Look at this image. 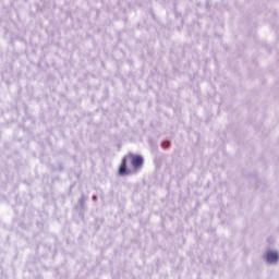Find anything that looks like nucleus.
I'll use <instances>...</instances> for the list:
<instances>
[{
    "instance_id": "f03ea898",
    "label": "nucleus",
    "mask_w": 279,
    "mask_h": 279,
    "mask_svg": "<svg viewBox=\"0 0 279 279\" xmlns=\"http://www.w3.org/2000/svg\"><path fill=\"white\" fill-rule=\"evenodd\" d=\"M130 171L128 170V157H124L119 167V175H128Z\"/></svg>"
},
{
    "instance_id": "7ed1b4c3",
    "label": "nucleus",
    "mask_w": 279,
    "mask_h": 279,
    "mask_svg": "<svg viewBox=\"0 0 279 279\" xmlns=\"http://www.w3.org/2000/svg\"><path fill=\"white\" fill-rule=\"evenodd\" d=\"M266 260H267V263H278V260H279L278 252H275V251L267 252Z\"/></svg>"
},
{
    "instance_id": "f257e3e1",
    "label": "nucleus",
    "mask_w": 279,
    "mask_h": 279,
    "mask_svg": "<svg viewBox=\"0 0 279 279\" xmlns=\"http://www.w3.org/2000/svg\"><path fill=\"white\" fill-rule=\"evenodd\" d=\"M126 160H130L134 169H138V167H143V157L138 155H128Z\"/></svg>"
}]
</instances>
